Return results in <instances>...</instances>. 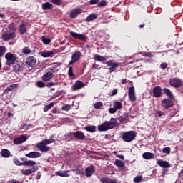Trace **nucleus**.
<instances>
[{"mask_svg": "<svg viewBox=\"0 0 183 183\" xmlns=\"http://www.w3.org/2000/svg\"><path fill=\"white\" fill-rule=\"evenodd\" d=\"M104 64H106V65H107V66H110L109 69V71L111 73L115 72V71H117V68H118V66H119V63L115 62L114 60H110L109 61H107Z\"/></svg>", "mask_w": 183, "mask_h": 183, "instance_id": "nucleus-5", "label": "nucleus"}, {"mask_svg": "<svg viewBox=\"0 0 183 183\" xmlns=\"http://www.w3.org/2000/svg\"><path fill=\"white\" fill-rule=\"evenodd\" d=\"M26 64L28 66H30V68H33V66H35L36 64V58L34 56L28 57L26 60Z\"/></svg>", "mask_w": 183, "mask_h": 183, "instance_id": "nucleus-13", "label": "nucleus"}, {"mask_svg": "<svg viewBox=\"0 0 183 183\" xmlns=\"http://www.w3.org/2000/svg\"><path fill=\"white\" fill-rule=\"evenodd\" d=\"M20 34L21 35H24L26 32V24L25 23L22 22L20 25Z\"/></svg>", "mask_w": 183, "mask_h": 183, "instance_id": "nucleus-35", "label": "nucleus"}, {"mask_svg": "<svg viewBox=\"0 0 183 183\" xmlns=\"http://www.w3.org/2000/svg\"><path fill=\"white\" fill-rule=\"evenodd\" d=\"M161 106L162 108H164L165 109H168L171 108V107L174 106V102L169 99H164L162 100Z\"/></svg>", "mask_w": 183, "mask_h": 183, "instance_id": "nucleus-8", "label": "nucleus"}, {"mask_svg": "<svg viewBox=\"0 0 183 183\" xmlns=\"http://www.w3.org/2000/svg\"><path fill=\"white\" fill-rule=\"evenodd\" d=\"M117 109L114 107H112L109 109V112L110 114H115V112H117Z\"/></svg>", "mask_w": 183, "mask_h": 183, "instance_id": "nucleus-60", "label": "nucleus"}, {"mask_svg": "<svg viewBox=\"0 0 183 183\" xmlns=\"http://www.w3.org/2000/svg\"><path fill=\"white\" fill-rule=\"evenodd\" d=\"M43 142L46 144L47 145H49V144H54L55 142V139L51 138V139H46L43 140Z\"/></svg>", "mask_w": 183, "mask_h": 183, "instance_id": "nucleus-45", "label": "nucleus"}, {"mask_svg": "<svg viewBox=\"0 0 183 183\" xmlns=\"http://www.w3.org/2000/svg\"><path fill=\"white\" fill-rule=\"evenodd\" d=\"M82 12V9L80 8L74 9L71 13H70V18H76L79 14Z\"/></svg>", "mask_w": 183, "mask_h": 183, "instance_id": "nucleus-22", "label": "nucleus"}, {"mask_svg": "<svg viewBox=\"0 0 183 183\" xmlns=\"http://www.w3.org/2000/svg\"><path fill=\"white\" fill-rule=\"evenodd\" d=\"M50 2L54 4V5H61L62 0H50Z\"/></svg>", "mask_w": 183, "mask_h": 183, "instance_id": "nucleus-53", "label": "nucleus"}, {"mask_svg": "<svg viewBox=\"0 0 183 183\" xmlns=\"http://www.w3.org/2000/svg\"><path fill=\"white\" fill-rule=\"evenodd\" d=\"M41 7L44 11H48L49 9H52V8H54V5L49 2H46L42 4Z\"/></svg>", "mask_w": 183, "mask_h": 183, "instance_id": "nucleus-23", "label": "nucleus"}, {"mask_svg": "<svg viewBox=\"0 0 183 183\" xmlns=\"http://www.w3.org/2000/svg\"><path fill=\"white\" fill-rule=\"evenodd\" d=\"M163 91L164 94H166V95H167V97L170 98V99H174V95L172 94V92H171V90L167 88H164Z\"/></svg>", "mask_w": 183, "mask_h": 183, "instance_id": "nucleus-34", "label": "nucleus"}, {"mask_svg": "<svg viewBox=\"0 0 183 183\" xmlns=\"http://www.w3.org/2000/svg\"><path fill=\"white\" fill-rule=\"evenodd\" d=\"M94 172H95V167L93 165L86 168L85 169L86 177H92Z\"/></svg>", "mask_w": 183, "mask_h": 183, "instance_id": "nucleus-18", "label": "nucleus"}, {"mask_svg": "<svg viewBox=\"0 0 183 183\" xmlns=\"http://www.w3.org/2000/svg\"><path fill=\"white\" fill-rule=\"evenodd\" d=\"M118 94V89H114L112 92V97H114V95H117Z\"/></svg>", "mask_w": 183, "mask_h": 183, "instance_id": "nucleus-61", "label": "nucleus"}, {"mask_svg": "<svg viewBox=\"0 0 183 183\" xmlns=\"http://www.w3.org/2000/svg\"><path fill=\"white\" fill-rule=\"evenodd\" d=\"M82 54L81 51H76L71 56V60L69 61V65H74L75 62H78Z\"/></svg>", "mask_w": 183, "mask_h": 183, "instance_id": "nucleus-7", "label": "nucleus"}, {"mask_svg": "<svg viewBox=\"0 0 183 183\" xmlns=\"http://www.w3.org/2000/svg\"><path fill=\"white\" fill-rule=\"evenodd\" d=\"M94 108H96L97 109H101V108H102V107H104V104H102V102H96L94 105Z\"/></svg>", "mask_w": 183, "mask_h": 183, "instance_id": "nucleus-44", "label": "nucleus"}, {"mask_svg": "<svg viewBox=\"0 0 183 183\" xmlns=\"http://www.w3.org/2000/svg\"><path fill=\"white\" fill-rule=\"evenodd\" d=\"M74 171L77 175H82L84 174V169L80 166H78Z\"/></svg>", "mask_w": 183, "mask_h": 183, "instance_id": "nucleus-37", "label": "nucleus"}, {"mask_svg": "<svg viewBox=\"0 0 183 183\" xmlns=\"http://www.w3.org/2000/svg\"><path fill=\"white\" fill-rule=\"evenodd\" d=\"M85 86V84L81 81H77L71 87L72 91H78Z\"/></svg>", "mask_w": 183, "mask_h": 183, "instance_id": "nucleus-15", "label": "nucleus"}, {"mask_svg": "<svg viewBox=\"0 0 183 183\" xmlns=\"http://www.w3.org/2000/svg\"><path fill=\"white\" fill-rule=\"evenodd\" d=\"M62 111H69L71 109V106L69 104L62 107Z\"/></svg>", "mask_w": 183, "mask_h": 183, "instance_id": "nucleus-55", "label": "nucleus"}, {"mask_svg": "<svg viewBox=\"0 0 183 183\" xmlns=\"http://www.w3.org/2000/svg\"><path fill=\"white\" fill-rule=\"evenodd\" d=\"M127 119H128V114H124L122 116H120L118 118V121H119V122H125V121H127Z\"/></svg>", "mask_w": 183, "mask_h": 183, "instance_id": "nucleus-36", "label": "nucleus"}, {"mask_svg": "<svg viewBox=\"0 0 183 183\" xmlns=\"http://www.w3.org/2000/svg\"><path fill=\"white\" fill-rule=\"evenodd\" d=\"M74 138H76V139H80V141H84V139H86V136L84 134V132L77 131L74 132Z\"/></svg>", "mask_w": 183, "mask_h": 183, "instance_id": "nucleus-17", "label": "nucleus"}, {"mask_svg": "<svg viewBox=\"0 0 183 183\" xmlns=\"http://www.w3.org/2000/svg\"><path fill=\"white\" fill-rule=\"evenodd\" d=\"M95 61H98L99 62H104V61H107L108 59V56H102L101 55H97L94 57Z\"/></svg>", "mask_w": 183, "mask_h": 183, "instance_id": "nucleus-33", "label": "nucleus"}, {"mask_svg": "<svg viewBox=\"0 0 183 183\" xmlns=\"http://www.w3.org/2000/svg\"><path fill=\"white\" fill-rule=\"evenodd\" d=\"M42 42L45 44V45H49V43L51 42V39H48L45 36L41 37Z\"/></svg>", "mask_w": 183, "mask_h": 183, "instance_id": "nucleus-42", "label": "nucleus"}, {"mask_svg": "<svg viewBox=\"0 0 183 183\" xmlns=\"http://www.w3.org/2000/svg\"><path fill=\"white\" fill-rule=\"evenodd\" d=\"M122 138L124 142H132L137 138V133L134 131H129L122 133Z\"/></svg>", "mask_w": 183, "mask_h": 183, "instance_id": "nucleus-3", "label": "nucleus"}, {"mask_svg": "<svg viewBox=\"0 0 183 183\" xmlns=\"http://www.w3.org/2000/svg\"><path fill=\"white\" fill-rule=\"evenodd\" d=\"M23 165L24 167H35V165H36V162H35V161H32V160L24 161L23 162Z\"/></svg>", "mask_w": 183, "mask_h": 183, "instance_id": "nucleus-28", "label": "nucleus"}, {"mask_svg": "<svg viewBox=\"0 0 183 183\" xmlns=\"http://www.w3.org/2000/svg\"><path fill=\"white\" fill-rule=\"evenodd\" d=\"M28 137H26L25 135H21L19 137H16L13 142L15 145H19L20 144H23V142H25V141H26Z\"/></svg>", "mask_w": 183, "mask_h": 183, "instance_id": "nucleus-14", "label": "nucleus"}, {"mask_svg": "<svg viewBox=\"0 0 183 183\" xmlns=\"http://www.w3.org/2000/svg\"><path fill=\"white\" fill-rule=\"evenodd\" d=\"M36 85L38 88H45V86H46V84H45V83H44L43 81H38L36 83Z\"/></svg>", "mask_w": 183, "mask_h": 183, "instance_id": "nucleus-41", "label": "nucleus"}, {"mask_svg": "<svg viewBox=\"0 0 183 183\" xmlns=\"http://www.w3.org/2000/svg\"><path fill=\"white\" fill-rule=\"evenodd\" d=\"M54 55V51H42L41 53V56L43 58H49V56H52Z\"/></svg>", "mask_w": 183, "mask_h": 183, "instance_id": "nucleus-27", "label": "nucleus"}, {"mask_svg": "<svg viewBox=\"0 0 183 183\" xmlns=\"http://www.w3.org/2000/svg\"><path fill=\"white\" fill-rule=\"evenodd\" d=\"M98 18V15L95 13H92L90 15L88 16V17L86 19V22H91V21H94V19H97Z\"/></svg>", "mask_w": 183, "mask_h": 183, "instance_id": "nucleus-29", "label": "nucleus"}, {"mask_svg": "<svg viewBox=\"0 0 183 183\" xmlns=\"http://www.w3.org/2000/svg\"><path fill=\"white\" fill-rule=\"evenodd\" d=\"M113 107L117 109H122V103L121 102H115L113 104Z\"/></svg>", "mask_w": 183, "mask_h": 183, "instance_id": "nucleus-38", "label": "nucleus"}, {"mask_svg": "<svg viewBox=\"0 0 183 183\" xmlns=\"http://www.w3.org/2000/svg\"><path fill=\"white\" fill-rule=\"evenodd\" d=\"M41 179V172H38L36 177V179Z\"/></svg>", "mask_w": 183, "mask_h": 183, "instance_id": "nucleus-63", "label": "nucleus"}, {"mask_svg": "<svg viewBox=\"0 0 183 183\" xmlns=\"http://www.w3.org/2000/svg\"><path fill=\"white\" fill-rule=\"evenodd\" d=\"M98 6H107V1L102 0L98 4Z\"/></svg>", "mask_w": 183, "mask_h": 183, "instance_id": "nucleus-54", "label": "nucleus"}, {"mask_svg": "<svg viewBox=\"0 0 183 183\" xmlns=\"http://www.w3.org/2000/svg\"><path fill=\"white\" fill-rule=\"evenodd\" d=\"M84 129L88 132H95V131H97V127H95L94 125L86 126L84 127Z\"/></svg>", "mask_w": 183, "mask_h": 183, "instance_id": "nucleus-31", "label": "nucleus"}, {"mask_svg": "<svg viewBox=\"0 0 183 183\" xmlns=\"http://www.w3.org/2000/svg\"><path fill=\"white\" fill-rule=\"evenodd\" d=\"M69 34L75 39H79L80 41H83V42H86V41L87 39L86 36L84 34H78V33L74 32L72 31H71L69 32Z\"/></svg>", "mask_w": 183, "mask_h": 183, "instance_id": "nucleus-9", "label": "nucleus"}, {"mask_svg": "<svg viewBox=\"0 0 183 183\" xmlns=\"http://www.w3.org/2000/svg\"><path fill=\"white\" fill-rule=\"evenodd\" d=\"M15 88V84H11L6 88L4 92H9Z\"/></svg>", "mask_w": 183, "mask_h": 183, "instance_id": "nucleus-48", "label": "nucleus"}, {"mask_svg": "<svg viewBox=\"0 0 183 183\" xmlns=\"http://www.w3.org/2000/svg\"><path fill=\"white\" fill-rule=\"evenodd\" d=\"M90 5H95L96 4H99V0H90Z\"/></svg>", "mask_w": 183, "mask_h": 183, "instance_id": "nucleus-59", "label": "nucleus"}, {"mask_svg": "<svg viewBox=\"0 0 183 183\" xmlns=\"http://www.w3.org/2000/svg\"><path fill=\"white\" fill-rule=\"evenodd\" d=\"M128 97L132 102H135L137 101V96L135 95V88H134V86L129 88Z\"/></svg>", "mask_w": 183, "mask_h": 183, "instance_id": "nucleus-11", "label": "nucleus"}, {"mask_svg": "<svg viewBox=\"0 0 183 183\" xmlns=\"http://www.w3.org/2000/svg\"><path fill=\"white\" fill-rule=\"evenodd\" d=\"M22 52H23V54L26 55L28 54H31L32 52V51L29 47H24L22 49Z\"/></svg>", "mask_w": 183, "mask_h": 183, "instance_id": "nucleus-46", "label": "nucleus"}, {"mask_svg": "<svg viewBox=\"0 0 183 183\" xmlns=\"http://www.w3.org/2000/svg\"><path fill=\"white\" fill-rule=\"evenodd\" d=\"M15 27L14 26H9L8 29L4 31L2 34V39L5 42L15 38Z\"/></svg>", "mask_w": 183, "mask_h": 183, "instance_id": "nucleus-2", "label": "nucleus"}, {"mask_svg": "<svg viewBox=\"0 0 183 183\" xmlns=\"http://www.w3.org/2000/svg\"><path fill=\"white\" fill-rule=\"evenodd\" d=\"M111 179H109V178L107 177H102L100 179V182L102 183H109Z\"/></svg>", "mask_w": 183, "mask_h": 183, "instance_id": "nucleus-49", "label": "nucleus"}, {"mask_svg": "<svg viewBox=\"0 0 183 183\" xmlns=\"http://www.w3.org/2000/svg\"><path fill=\"white\" fill-rule=\"evenodd\" d=\"M146 56H147L148 58H152V54H151V52H147L145 54Z\"/></svg>", "mask_w": 183, "mask_h": 183, "instance_id": "nucleus-62", "label": "nucleus"}, {"mask_svg": "<svg viewBox=\"0 0 183 183\" xmlns=\"http://www.w3.org/2000/svg\"><path fill=\"white\" fill-rule=\"evenodd\" d=\"M11 156V152L6 149H4L1 150V157L4 158H9Z\"/></svg>", "mask_w": 183, "mask_h": 183, "instance_id": "nucleus-30", "label": "nucleus"}, {"mask_svg": "<svg viewBox=\"0 0 183 183\" xmlns=\"http://www.w3.org/2000/svg\"><path fill=\"white\" fill-rule=\"evenodd\" d=\"M165 115V113L161 110H157L156 111V117H164Z\"/></svg>", "mask_w": 183, "mask_h": 183, "instance_id": "nucleus-50", "label": "nucleus"}, {"mask_svg": "<svg viewBox=\"0 0 183 183\" xmlns=\"http://www.w3.org/2000/svg\"><path fill=\"white\" fill-rule=\"evenodd\" d=\"M162 152H163L164 154H169L170 152H171V148H169V147H164V148H163Z\"/></svg>", "mask_w": 183, "mask_h": 183, "instance_id": "nucleus-52", "label": "nucleus"}, {"mask_svg": "<svg viewBox=\"0 0 183 183\" xmlns=\"http://www.w3.org/2000/svg\"><path fill=\"white\" fill-rule=\"evenodd\" d=\"M68 75L70 78H75V74H74V69L72 66L69 68Z\"/></svg>", "mask_w": 183, "mask_h": 183, "instance_id": "nucleus-40", "label": "nucleus"}, {"mask_svg": "<svg viewBox=\"0 0 183 183\" xmlns=\"http://www.w3.org/2000/svg\"><path fill=\"white\" fill-rule=\"evenodd\" d=\"M153 97L154 98H161L162 97V89L160 86H155L153 88Z\"/></svg>", "mask_w": 183, "mask_h": 183, "instance_id": "nucleus-12", "label": "nucleus"}, {"mask_svg": "<svg viewBox=\"0 0 183 183\" xmlns=\"http://www.w3.org/2000/svg\"><path fill=\"white\" fill-rule=\"evenodd\" d=\"M36 171H38V167H32L29 169L22 170L21 174H23V175L28 176L31 175V174H34V172H36Z\"/></svg>", "mask_w": 183, "mask_h": 183, "instance_id": "nucleus-20", "label": "nucleus"}, {"mask_svg": "<svg viewBox=\"0 0 183 183\" xmlns=\"http://www.w3.org/2000/svg\"><path fill=\"white\" fill-rule=\"evenodd\" d=\"M117 125L118 121H117V119L112 118L110 121H106L103 122L102 124L99 125L97 128L98 131L102 132L105 131H109V129H113V128H115Z\"/></svg>", "mask_w": 183, "mask_h": 183, "instance_id": "nucleus-1", "label": "nucleus"}, {"mask_svg": "<svg viewBox=\"0 0 183 183\" xmlns=\"http://www.w3.org/2000/svg\"><path fill=\"white\" fill-rule=\"evenodd\" d=\"M169 84L171 86L174 88H179V86H182V81L179 79L173 78L169 80Z\"/></svg>", "mask_w": 183, "mask_h": 183, "instance_id": "nucleus-10", "label": "nucleus"}, {"mask_svg": "<svg viewBox=\"0 0 183 183\" xmlns=\"http://www.w3.org/2000/svg\"><path fill=\"white\" fill-rule=\"evenodd\" d=\"M157 164V165H159L162 168H171V164L162 159H158Z\"/></svg>", "mask_w": 183, "mask_h": 183, "instance_id": "nucleus-16", "label": "nucleus"}, {"mask_svg": "<svg viewBox=\"0 0 183 183\" xmlns=\"http://www.w3.org/2000/svg\"><path fill=\"white\" fill-rule=\"evenodd\" d=\"M52 78H54V74H52V72L51 71H48L42 76V80L44 82H48V81H51Z\"/></svg>", "mask_w": 183, "mask_h": 183, "instance_id": "nucleus-19", "label": "nucleus"}, {"mask_svg": "<svg viewBox=\"0 0 183 183\" xmlns=\"http://www.w3.org/2000/svg\"><path fill=\"white\" fill-rule=\"evenodd\" d=\"M134 182L136 183H139L141 182V181H142V176H137L134 179Z\"/></svg>", "mask_w": 183, "mask_h": 183, "instance_id": "nucleus-51", "label": "nucleus"}, {"mask_svg": "<svg viewBox=\"0 0 183 183\" xmlns=\"http://www.w3.org/2000/svg\"><path fill=\"white\" fill-rule=\"evenodd\" d=\"M14 164H15V165H24V163L21 162V161L18 160V159H14Z\"/></svg>", "mask_w": 183, "mask_h": 183, "instance_id": "nucleus-56", "label": "nucleus"}, {"mask_svg": "<svg viewBox=\"0 0 183 183\" xmlns=\"http://www.w3.org/2000/svg\"><path fill=\"white\" fill-rule=\"evenodd\" d=\"M56 85V83H54V82H49L46 84V86H47L48 88H51V86H54Z\"/></svg>", "mask_w": 183, "mask_h": 183, "instance_id": "nucleus-58", "label": "nucleus"}, {"mask_svg": "<svg viewBox=\"0 0 183 183\" xmlns=\"http://www.w3.org/2000/svg\"><path fill=\"white\" fill-rule=\"evenodd\" d=\"M5 58L6 59V64L7 66H11V65H14L15 61H16V56L13 54L12 53H6L5 55Z\"/></svg>", "mask_w": 183, "mask_h": 183, "instance_id": "nucleus-4", "label": "nucleus"}, {"mask_svg": "<svg viewBox=\"0 0 183 183\" xmlns=\"http://www.w3.org/2000/svg\"><path fill=\"white\" fill-rule=\"evenodd\" d=\"M154 153H151V152H144L142 154V157L144 158V159H152V158H154Z\"/></svg>", "mask_w": 183, "mask_h": 183, "instance_id": "nucleus-26", "label": "nucleus"}, {"mask_svg": "<svg viewBox=\"0 0 183 183\" xmlns=\"http://www.w3.org/2000/svg\"><path fill=\"white\" fill-rule=\"evenodd\" d=\"M74 137H75V133L74 132L67 133L65 135V138H66V141H72V139H74Z\"/></svg>", "mask_w": 183, "mask_h": 183, "instance_id": "nucleus-32", "label": "nucleus"}, {"mask_svg": "<svg viewBox=\"0 0 183 183\" xmlns=\"http://www.w3.org/2000/svg\"><path fill=\"white\" fill-rule=\"evenodd\" d=\"M54 105V103H50L49 104L45 106V107L44 108V112H46L47 111H49V109H51Z\"/></svg>", "mask_w": 183, "mask_h": 183, "instance_id": "nucleus-47", "label": "nucleus"}, {"mask_svg": "<svg viewBox=\"0 0 183 183\" xmlns=\"http://www.w3.org/2000/svg\"><path fill=\"white\" fill-rule=\"evenodd\" d=\"M109 183H117V180L115 179H110V182Z\"/></svg>", "mask_w": 183, "mask_h": 183, "instance_id": "nucleus-64", "label": "nucleus"}, {"mask_svg": "<svg viewBox=\"0 0 183 183\" xmlns=\"http://www.w3.org/2000/svg\"><path fill=\"white\" fill-rule=\"evenodd\" d=\"M69 172V171H58L55 173V175H57L58 177H69V174H68V173Z\"/></svg>", "mask_w": 183, "mask_h": 183, "instance_id": "nucleus-24", "label": "nucleus"}, {"mask_svg": "<svg viewBox=\"0 0 183 183\" xmlns=\"http://www.w3.org/2000/svg\"><path fill=\"white\" fill-rule=\"evenodd\" d=\"M168 66V64L165 62L162 63L160 64V68H162V69H167V67Z\"/></svg>", "mask_w": 183, "mask_h": 183, "instance_id": "nucleus-57", "label": "nucleus"}, {"mask_svg": "<svg viewBox=\"0 0 183 183\" xmlns=\"http://www.w3.org/2000/svg\"><path fill=\"white\" fill-rule=\"evenodd\" d=\"M14 72H19L21 71V65L19 64H16L13 66Z\"/></svg>", "mask_w": 183, "mask_h": 183, "instance_id": "nucleus-43", "label": "nucleus"}, {"mask_svg": "<svg viewBox=\"0 0 183 183\" xmlns=\"http://www.w3.org/2000/svg\"><path fill=\"white\" fill-rule=\"evenodd\" d=\"M46 145L47 144L44 142V140H42L40 143L36 144V148L41 152H48V151H51V147Z\"/></svg>", "mask_w": 183, "mask_h": 183, "instance_id": "nucleus-6", "label": "nucleus"}, {"mask_svg": "<svg viewBox=\"0 0 183 183\" xmlns=\"http://www.w3.org/2000/svg\"><path fill=\"white\" fill-rule=\"evenodd\" d=\"M41 153L39 152H31L25 154L27 158H39L41 157Z\"/></svg>", "mask_w": 183, "mask_h": 183, "instance_id": "nucleus-21", "label": "nucleus"}, {"mask_svg": "<svg viewBox=\"0 0 183 183\" xmlns=\"http://www.w3.org/2000/svg\"><path fill=\"white\" fill-rule=\"evenodd\" d=\"M114 165H116L117 168H122V169L125 168V163H124V162L119 159H116L114 161Z\"/></svg>", "mask_w": 183, "mask_h": 183, "instance_id": "nucleus-25", "label": "nucleus"}, {"mask_svg": "<svg viewBox=\"0 0 183 183\" xmlns=\"http://www.w3.org/2000/svg\"><path fill=\"white\" fill-rule=\"evenodd\" d=\"M6 54V47L4 46H0V58Z\"/></svg>", "mask_w": 183, "mask_h": 183, "instance_id": "nucleus-39", "label": "nucleus"}]
</instances>
